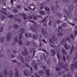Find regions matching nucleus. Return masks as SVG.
Returning a JSON list of instances; mask_svg holds the SVG:
<instances>
[{
	"label": "nucleus",
	"instance_id": "obj_7",
	"mask_svg": "<svg viewBox=\"0 0 77 77\" xmlns=\"http://www.w3.org/2000/svg\"><path fill=\"white\" fill-rule=\"evenodd\" d=\"M57 57L58 59V60L59 61L60 60V59H63V61L65 62V61H66V59H65V57H62V58H61V57L59 56V53H57Z\"/></svg>",
	"mask_w": 77,
	"mask_h": 77
},
{
	"label": "nucleus",
	"instance_id": "obj_13",
	"mask_svg": "<svg viewBox=\"0 0 77 77\" xmlns=\"http://www.w3.org/2000/svg\"><path fill=\"white\" fill-rule=\"evenodd\" d=\"M42 32L43 35H46V30H45V29L44 28L42 29Z\"/></svg>",
	"mask_w": 77,
	"mask_h": 77
},
{
	"label": "nucleus",
	"instance_id": "obj_55",
	"mask_svg": "<svg viewBox=\"0 0 77 77\" xmlns=\"http://www.w3.org/2000/svg\"><path fill=\"white\" fill-rule=\"evenodd\" d=\"M25 36L26 37H27V36H28V33L27 32H26L25 33Z\"/></svg>",
	"mask_w": 77,
	"mask_h": 77
},
{
	"label": "nucleus",
	"instance_id": "obj_21",
	"mask_svg": "<svg viewBox=\"0 0 77 77\" xmlns=\"http://www.w3.org/2000/svg\"><path fill=\"white\" fill-rule=\"evenodd\" d=\"M18 43H19V45H23V43L22 40H19L18 42Z\"/></svg>",
	"mask_w": 77,
	"mask_h": 77
},
{
	"label": "nucleus",
	"instance_id": "obj_51",
	"mask_svg": "<svg viewBox=\"0 0 77 77\" xmlns=\"http://www.w3.org/2000/svg\"><path fill=\"white\" fill-rule=\"evenodd\" d=\"M3 28L2 27H0V32H1L2 31H3Z\"/></svg>",
	"mask_w": 77,
	"mask_h": 77
},
{
	"label": "nucleus",
	"instance_id": "obj_26",
	"mask_svg": "<svg viewBox=\"0 0 77 77\" xmlns=\"http://www.w3.org/2000/svg\"><path fill=\"white\" fill-rule=\"evenodd\" d=\"M57 35L58 36H62V35H63V33H62V31H60V32H58L57 34Z\"/></svg>",
	"mask_w": 77,
	"mask_h": 77
},
{
	"label": "nucleus",
	"instance_id": "obj_40",
	"mask_svg": "<svg viewBox=\"0 0 77 77\" xmlns=\"http://www.w3.org/2000/svg\"><path fill=\"white\" fill-rule=\"evenodd\" d=\"M67 41H68V42H70V38L69 37H67L66 38Z\"/></svg>",
	"mask_w": 77,
	"mask_h": 77
},
{
	"label": "nucleus",
	"instance_id": "obj_63",
	"mask_svg": "<svg viewBox=\"0 0 77 77\" xmlns=\"http://www.w3.org/2000/svg\"><path fill=\"white\" fill-rule=\"evenodd\" d=\"M2 9L3 12H6V9L5 8H3Z\"/></svg>",
	"mask_w": 77,
	"mask_h": 77
},
{
	"label": "nucleus",
	"instance_id": "obj_43",
	"mask_svg": "<svg viewBox=\"0 0 77 77\" xmlns=\"http://www.w3.org/2000/svg\"><path fill=\"white\" fill-rule=\"evenodd\" d=\"M33 38L34 39H37V37L36 35H34L33 36Z\"/></svg>",
	"mask_w": 77,
	"mask_h": 77
},
{
	"label": "nucleus",
	"instance_id": "obj_1",
	"mask_svg": "<svg viewBox=\"0 0 77 77\" xmlns=\"http://www.w3.org/2000/svg\"><path fill=\"white\" fill-rule=\"evenodd\" d=\"M72 7L71 6L69 7L68 9L70 11L66 12V10L64 11L66 12L68 17L69 18H71V17H72V14L70 12H72V11H73V9H72Z\"/></svg>",
	"mask_w": 77,
	"mask_h": 77
},
{
	"label": "nucleus",
	"instance_id": "obj_27",
	"mask_svg": "<svg viewBox=\"0 0 77 77\" xmlns=\"http://www.w3.org/2000/svg\"><path fill=\"white\" fill-rule=\"evenodd\" d=\"M39 13L41 14V15H44V13L45 12L43 11L40 10Z\"/></svg>",
	"mask_w": 77,
	"mask_h": 77
},
{
	"label": "nucleus",
	"instance_id": "obj_34",
	"mask_svg": "<svg viewBox=\"0 0 77 77\" xmlns=\"http://www.w3.org/2000/svg\"><path fill=\"white\" fill-rule=\"evenodd\" d=\"M15 21H18L19 23H21V20L19 19H15Z\"/></svg>",
	"mask_w": 77,
	"mask_h": 77
},
{
	"label": "nucleus",
	"instance_id": "obj_8",
	"mask_svg": "<svg viewBox=\"0 0 77 77\" xmlns=\"http://www.w3.org/2000/svg\"><path fill=\"white\" fill-rule=\"evenodd\" d=\"M64 47L66 50H69L70 48V46H69V45L67 43H66L64 44Z\"/></svg>",
	"mask_w": 77,
	"mask_h": 77
},
{
	"label": "nucleus",
	"instance_id": "obj_60",
	"mask_svg": "<svg viewBox=\"0 0 77 77\" xmlns=\"http://www.w3.org/2000/svg\"><path fill=\"white\" fill-rule=\"evenodd\" d=\"M5 16H2L1 17L2 20H3V19H5Z\"/></svg>",
	"mask_w": 77,
	"mask_h": 77
},
{
	"label": "nucleus",
	"instance_id": "obj_19",
	"mask_svg": "<svg viewBox=\"0 0 77 77\" xmlns=\"http://www.w3.org/2000/svg\"><path fill=\"white\" fill-rule=\"evenodd\" d=\"M22 17L23 18L24 20H26V14L24 13L20 14Z\"/></svg>",
	"mask_w": 77,
	"mask_h": 77
},
{
	"label": "nucleus",
	"instance_id": "obj_22",
	"mask_svg": "<svg viewBox=\"0 0 77 77\" xmlns=\"http://www.w3.org/2000/svg\"><path fill=\"white\" fill-rule=\"evenodd\" d=\"M45 10L46 12H49L50 11V8L48 7H46L45 8Z\"/></svg>",
	"mask_w": 77,
	"mask_h": 77
},
{
	"label": "nucleus",
	"instance_id": "obj_64",
	"mask_svg": "<svg viewBox=\"0 0 77 77\" xmlns=\"http://www.w3.org/2000/svg\"><path fill=\"white\" fill-rule=\"evenodd\" d=\"M0 77H3V73H0Z\"/></svg>",
	"mask_w": 77,
	"mask_h": 77
},
{
	"label": "nucleus",
	"instance_id": "obj_6",
	"mask_svg": "<svg viewBox=\"0 0 77 77\" xmlns=\"http://www.w3.org/2000/svg\"><path fill=\"white\" fill-rule=\"evenodd\" d=\"M32 66L33 67H35V69L36 70L38 69V68L37 67V65L35 63V60H33L32 62Z\"/></svg>",
	"mask_w": 77,
	"mask_h": 77
},
{
	"label": "nucleus",
	"instance_id": "obj_44",
	"mask_svg": "<svg viewBox=\"0 0 77 77\" xmlns=\"http://www.w3.org/2000/svg\"><path fill=\"white\" fill-rule=\"evenodd\" d=\"M62 51L63 54H66V51H65V49H63Z\"/></svg>",
	"mask_w": 77,
	"mask_h": 77
},
{
	"label": "nucleus",
	"instance_id": "obj_48",
	"mask_svg": "<svg viewBox=\"0 0 77 77\" xmlns=\"http://www.w3.org/2000/svg\"><path fill=\"white\" fill-rule=\"evenodd\" d=\"M12 62L14 63H17V61L15 60H13Z\"/></svg>",
	"mask_w": 77,
	"mask_h": 77
},
{
	"label": "nucleus",
	"instance_id": "obj_53",
	"mask_svg": "<svg viewBox=\"0 0 77 77\" xmlns=\"http://www.w3.org/2000/svg\"><path fill=\"white\" fill-rule=\"evenodd\" d=\"M48 25L49 26H51V21H49V23H48Z\"/></svg>",
	"mask_w": 77,
	"mask_h": 77
},
{
	"label": "nucleus",
	"instance_id": "obj_35",
	"mask_svg": "<svg viewBox=\"0 0 77 77\" xmlns=\"http://www.w3.org/2000/svg\"><path fill=\"white\" fill-rule=\"evenodd\" d=\"M22 37L23 36H22V34H20L19 37V40H21V39H22Z\"/></svg>",
	"mask_w": 77,
	"mask_h": 77
},
{
	"label": "nucleus",
	"instance_id": "obj_17",
	"mask_svg": "<svg viewBox=\"0 0 77 77\" xmlns=\"http://www.w3.org/2000/svg\"><path fill=\"white\" fill-rule=\"evenodd\" d=\"M51 56H54L56 54V51L54 50H52L51 51Z\"/></svg>",
	"mask_w": 77,
	"mask_h": 77
},
{
	"label": "nucleus",
	"instance_id": "obj_20",
	"mask_svg": "<svg viewBox=\"0 0 77 77\" xmlns=\"http://www.w3.org/2000/svg\"><path fill=\"white\" fill-rule=\"evenodd\" d=\"M44 3H42L40 5V9H43L44 8Z\"/></svg>",
	"mask_w": 77,
	"mask_h": 77
},
{
	"label": "nucleus",
	"instance_id": "obj_61",
	"mask_svg": "<svg viewBox=\"0 0 77 77\" xmlns=\"http://www.w3.org/2000/svg\"><path fill=\"white\" fill-rule=\"evenodd\" d=\"M35 76H36V77H40L39 75H38V74H37V73H35Z\"/></svg>",
	"mask_w": 77,
	"mask_h": 77
},
{
	"label": "nucleus",
	"instance_id": "obj_38",
	"mask_svg": "<svg viewBox=\"0 0 77 77\" xmlns=\"http://www.w3.org/2000/svg\"><path fill=\"white\" fill-rule=\"evenodd\" d=\"M17 65L18 67L19 68H20L21 67V63H18L17 64Z\"/></svg>",
	"mask_w": 77,
	"mask_h": 77
},
{
	"label": "nucleus",
	"instance_id": "obj_15",
	"mask_svg": "<svg viewBox=\"0 0 77 77\" xmlns=\"http://www.w3.org/2000/svg\"><path fill=\"white\" fill-rule=\"evenodd\" d=\"M19 58L20 59L21 62L24 63V59L23 58V57H22V56H19Z\"/></svg>",
	"mask_w": 77,
	"mask_h": 77
},
{
	"label": "nucleus",
	"instance_id": "obj_2",
	"mask_svg": "<svg viewBox=\"0 0 77 77\" xmlns=\"http://www.w3.org/2000/svg\"><path fill=\"white\" fill-rule=\"evenodd\" d=\"M49 39L50 44L53 45H54V41H56L57 40L56 38H55L54 35H52V36L49 38Z\"/></svg>",
	"mask_w": 77,
	"mask_h": 77
},
{
	"label": "nucleus",
	"instance_id": "obj_4",
	"mask_svg": "<svg viewBox=\"0 0 77 77\" xmlns=\"http://www.w3.org/2000/svg\"><path fill=\"white\" fill-rule=\"evenodd\" d=\"M43 68L44 71H45V73L49 77H50V70L49 69L46 70V66H43Z\"/></svg>",
	"mask_w": 77,
	"mask_h": 77
},
{
	"label": "nucleus",
	"instance_id": "obj_12",
	"mask_svg": "<svg viewBox=\"0 0 77 77\" xmlns=\"http://www.w3.org/2000/svg\"><path fill=\"white\" fill-rule=\"evenodd\" d=\"M62 27L59 26H58V29H56V31H57V32H62Z\"/></svg>",
	"mask_w": 77,
	"mask_h": 77
},
{
	"label": "nucleus",
	"instance_id": "obj_18",
	"mask_svg": "<svg viewBox=\"0 0 77 77\" xmlns=\"http://www.w3.org/2000/svg\"><path fill=\"white\" fill-rule=\"evenodd\" d=\"M14 28L16 29H20V26L18 25L15 24L14 25Z\"/></svg>",
	"mask_w": 77,
	"mask_h": 77
},
{
	"label": "nucleus",
	"instance_id": "obj_25",
	"mask_svg": "<svg viewBox=\"0 0 77 77\" xmlns=\"http://www.w3.org/2000/svg\"><path fill=\"white\" fill-rule=\"evenodd\" d=\"M0 41L2 42H5V37H2L1 38Z\"/></svg>",
	"mask_w": 77,
	"mask_h": 77
},
{
	"label": "nucleus",
	"instance_id": "obj_37",
	"mask_svg": "<svg viewBox=\"0 0 77 77\" xmlns=\"http://www.w3.org/2000/svg\"><path fill=\"white\" fill-rule=\"evenodd\" d=\"M57 14L58 15V16L60 17H61L62 16V13H57Z\"/></svg>",
	"mask_w": 77,
	"mask_h": 77
},
{
	"label": "nucleus",
	"instance_id": "obj_28",
	"mask_svg": "<svg viewBox=\"0 0 77 77\" xmlns=\"http://www.w3.org/2000/svg\"><path fill=\"white\" fill-rule=\"evenodd\" d=\"M24 73L25 76H28V75H29L28 74L26 71H24Z\"/></svg>",
	"mask_w": 77,
	"mask_h": 77
},
{
	"label": "nucleus",
	"instance_id": "obj_59",
	"mask_svg": "<svg viewBox=\"0 0 77 77\" xmlns=\"http://www.w3.org/2000/svg\"><path fill=\"white\" fill-rule=\"evenodd\" d=\"M64 17L65 19V21H66L67 22H68V20H67V18L65 17V16H64Z\"/></svg>",
	"mask_w": 77,
	"mask_h": 77
},
{
	"label": "nucleus",
	"instance_id": "obj_3",
	"mask_svg": "<svg viewBox=\"0 0 77 77\" xmlns=\"http://www.w3.org/2000/svg\"><path fill=\"white\" fill-rule=\"evenodd\" d=\"M12 33L11 32H9L8 33L6 38L7 39V42H10L11 40V35Z\"/></svg>",
	"mask_w": 77,
	"mask_h": 77
},
{
	"label": "nucleus",
	"instance_id": "obj_29",
	"mask_svg": "<svg viewBox=\"0 0 77 77\" xmlns=\"http://www.w3.org/2000/svg\"><path fill=\"white\" fill-rule=\"evenodd\" d=\"M12 17H13V15L12 14H10L8 15V18H10L11 19L12 18Z\"/></svg>",
	"mask_w": 77,
	"mask_h": 77
},
{
	"label": "nucleus",
	"instance_id": "obj_57",
	"mask_svg": "<svg viewBox=\"0 0 77 77\" xmlns=\"http://www.w3.org/2000/svg\"><path fill=\"white\" fill-rule=\"evenodd\" d=\"M66 57L67 58L66 59H67V60H69V57L68 55H66Z\"/></svg>",
	"mask_w": 77,
	"mask_h": 77
},
{
	"label": "nucleus",
	"instance_id": "obj_52",
	"mask_svg": "<svg viewBox=\"0 0 77 77\" xmlns=\"http://www.w3.org/2000/svg\"><path fill=\"white\" fill-rule=\"evenodd\" d=\"M56 70L57 71H60V68H59V67L57 68H56Z\"/></svg>",
	"mask_w": 77,
	"mask_h": 77
},
{
	"label": "nucleus",
	"instance_id": "obj_36",
	"mask_svg": "<svg viewBox=\"0 0 77 77\" xmlns=\"http://www.w3.org/2000/svg\"><path fill=\"white\" fill-rule=\"evenodd\" d=\"M63 2H65V3H69V2L71 0H62Z\"/></svg>",
	"mask_w": 77,
	"mask_h": 77
},
{
	"label": "nucleus",
	"instance_id": "obj_58",
	"mask_svg": "<svg viewBox=\"0 0 77 77\" xmlns=\"http://www.w3.org/2000/svg\"><path fill=\"white\" fill-rule=\"evenodd\" d=\"M57 24H59V23H60L61 21L60 20H57Z\"/></svg>",
	"mask_w": 77,
	"mask_h": 77
},
{
	"label": "nucleus",
	"instance_id": "obj_16",
	"mask_svg": "<svg viewBox=\"0 0 77 77\" xmlns=\"http://www.w3.org/2000/svg\"><path fill=\"white\" fill-rule=\"evenodd\" d=\"M4 74L5 75V76L8 75V70L7 69H4Z\"/></svg>",
	"mask_w": 77,
	"mask_h": 77
},
{
	"label": "nucleus",
	"instance_id": "obj_45",
	"mask_svg": "<svg viewBox=\"0 0 77 77\" xmlns=\"http://www.w3.org/2000/svg\"><path fill=\"white\" fill-rule=\"evenodd\" d=\"M62 26L64 27H66V23H63L62 24Z\"/></svg>",
	"mask_w": 77,
	"mask_h": 77
},
{
	"label": "nucleus",
	"instance_id": "obj_54",
	"mask_svg": "<svg viewBox=\"0 0 77 77\" xmlns=\"http://www.w3.org/2000/svg\"><path fill=\"white\" fill-rule=\"evenodd\" d=\"M47 63H48V65H50V60H48V61Z\"/></svg>",
	"mask_w": 77,
	"mask_h": 77
},
{
	"label": "nucleus",
	"instance_id": "obj_11",
	"mask_svg": "<svg viewBox=\"0 0 77 77\" xmlns=\"http://www.w3.org/2000/svg\"><path fill=\"white\" fill-rule=\"evenodd\" d=\"M20 32L21 34H23L25 32V29L23 27H21L20 29Z\"/></svg>",
	"mask_w": 77,
	"mask_h": 77
},
{
	"label": "nucleus",
	"instance_id": "obj_14",
	"mask_svg": "<svg viewBox=\"0 0 77 77\" xmlns=\"http://www.w3.org/2000/svg\"><path fill=\"white\" fill-rule=\"evenodd\" d=\"M59 67H60V68H65V66L63 65L62 63L60 62L59 64Z\"/></svg>",
	"mask_w": 77,
	"mask_h": 77
},
{
	"label": "nucleus",
	"instance_id": "obj_32",
	"mask_svg": "<svg viewBox=\"0 0 77 77\" xmlns=\"http://www.w3.org/2000/svg\"><path fill=\"white\" fill-rule=\"evenodd\" d=\"M29 59H30V57L29 56L27 57L26 59V62H29Z\"/></svg>",
	"mask_w": 77,
	"mask_h": 77
},
{
	"label": "nucleus",
	"instance_id": "obj_39",
	"mask_svg": "<svg viewBox=\"0 0 77 77\" xmlns=\"http://www.w3.org/2000/svg\"><path fill=\"white\" fill-rule=\"evenodd\" d=\"M15 77H18V73L17 72H16L14 73Z\"/></svg>",
	"mask_w": 77,
	"mask_h": 77
},
{
	"label": "nucleus",
	"instance_id": "obj_33",
	"mask_svg": "<svg viewBox=\"0 0 77 77\" xmlns=\"http://www.w3.org/2000/svg\"><path fill=\"white\" fill-rule=\"evenodd\" d=\"M47 19V18H45V19H44L43 20H42V21L41 22V23H45V21H46V20Z\"/></svg>",
	"mask_w": 77,
	"mask_h": 77
},
{
	"label": "nucleus",
	"instance_id": "obj_31",
	"mask_svg": "<svg viewBox=\"0 0 77 77\" xmlns=\"http://www.w3.org/2000/svg\"><path fill=\"white\" fill-rule=\"evenodd\" d=\"M14 41L15 42H18V38L16 37H14Z\"/></svg>",
	"mask_w": 77,
	"mask_h": 77
},
{
	"label": "nucleus",
	"instance_id": "obj_47",
	"mask_svg": "<svg viewBox=\"0 0 77 77\" xmlns=\"http://www.w3.org/2000/svg\"><path fill=\"white\" fill-rule=\"evenodd\" d=\"M30 45V42H27L26 43V45L27 46H29Z\"/></svg>",
	"mask_w": 77,
	"mask_h": 77
},
{
	"label": "nucleus",
	"instance_id": "obj_10",
	"mask_svg": "<svg viewBox=\"0 0 77 77\" xmlns=\"http://www.w3.org/2000/svg\"><path fill=\"white\" fill-rule=\"evenodd\" d=\"M22 54L23 56H27V55L29 54V52L27 51H23L22 53Z\"/></svg>",
	"mask_w": 77,
	"mask_h": 77
},
{
	"label": "nucleus",
	"instance_id": "obj_56",
	"mask_svg": "<svg viewBox=\"0 0 77 77\" xmlns=\"http://www.w3.org/2000/svg\"><path fill=\"white\" fill-rule=\"evenodd\" d=\"M74 66L75 68L77 67V62L75 63L74 64Z\"/></svg>",
	"mask_w": 77,
	"mask_h": 77
},
{
	"label": "nucleus",
	"instance_id": "obj_23",
	"mask_svg": "<svg viewBox=\"0 0 77 77\" xmlns=\"http://www.w3.org/2000/svg\"><path fill=\"white\" fill-rule=\"evenodd\" d=\"M39 73L41 75H44V72L42 70H41L39 72Z\"/></svg>",
	"mask_w": 77,
	"mask_h": 77
},
{
	"label": "nucleus",
	"instance_id": "obj_49",
	"mask_svg": "<svg viewBox=\"0 0 77 77\" xmlns=\"http://www.w3.org/2000/svg\"><path fill=\"white\" fill-rule=\"evenodd\" d=\"M28 19H32V17L31 16L29 15L27 17Z\"/></svg>",
	"mask_w": 77,
	"mask_h": 77
},
{
	"label": "nucleus",
	"instance_id": "obj_30",
	"mask_svg": "<svg viewBox=\"0 0 77 77\" xmlns=\"http://www.w3.org/2000/svg\"><path fill=\"white\" fill-rule=\"evenodd\" d=\"M71 77V75L70 74H68L67 75H63V77Z\"/></svg>",
	"mask_w": 77,
	"mask_h": 77
},
{
	"label": "nucleus",
	"instance_id": "obj_62",
	"mask_svg": "<svg viewBox=\"0 0 77 77\" xmlns=\"http://www.w3.org/2000/svg\"><path fill=\"white\" fill-rule=\"evenodd\" d=\"M59 7V6L58 5H56L55 6V8H56V9H57V8H58Z\"/></svg>",
	"mask_w": 77,
	"mask_h": 77
},
{
	"label": "nucleus",
	"instance_id": "obj_46",
	"mask_svg": "<svg viewBox=\"0 0 77 77\" xmlns=\"http://www.w3.org/2000/svg\"><path fill=\"white\" fill-rule=\"evenodd\" d=\"M16 8L17 9H20L21 8V6L19 5H18L16 6Z\"/></svg>",
	"mask_w": 77,
	"mask_h": 77
},
{
	"label": "nucleus",
	"instance_id": "obj_50",
	"mask_svg": "<svg viewBox=\"0 0 77 77\" xmlns=\"http://www.w3.org/2000/svg\"><path fill=\"white\" fill-rule=\"evenodd\" d=\"M70 37L73 39H74V35H72V34H71L70 35Z\"/></svg>",
	"mask_w": 77,
	"mask_h": 77
},
{
	"label": "nucleus",
	"instance_id": "obj_24",
	"mask_svg": "<svg viewBox=\"0 0 77 77\" xmlns=\"http://www.w3.org/2000/svg\"><path fill=\"white\" fill-rule=\"evenodd\" d=\"M33 51H34L33 55L34 56V54H35V51H34V49H31L30 50V52L31 53H33Z\"/></svg>",
	"mask_w": 77,
	"mask_h": 77
},
{
	"label": "nucleus",
	"instance_id": "obj_42",
	"mask_svg": "<svg viewBox=\"0 0 77 77\" xmlns=\"http://www.w3.org/2000/svg\"><path fill=\"white\" fill-rule=\"evenodd\" d=\"M13 12H14L15 13H17L18 11L17 9H13Z\"/></svg>",
	"mask_w": 77,
	"mask_h": 77
},
{
	"label": "nucleus",
	"instance_id": "obj_41",
	"mask_svg": "<svg viewBox=\"0 0 77 77\" xmlns=\"http://www.w3.org/2000/svg\"><path fill=\"white\" fill-rule=\"evenodd\" d=\"M43 56L44 57V59L45 60H46L45 58H46V57H47V54H44L43 55Z\"/></svg>",
	"mask_w": 77,
	"mask_h": 77
},
{
	"label": "nucleus",
	"instance_id": "obj_5",
	"mask_svg": "<svg viewBox=\"0 0 77 77\" xmlns=\"http://www.w3.org/2000/svg\"><path fill=\"white\" fill-rule=\"evenodd\" d=\"M29 29L32 32H35V30H37V26L36 25H35V26H34L33 27H30Z\"/></svg>",
	"mask_w": 77,
	"mask_h": 77
},
{
	"label": "nucleus",
	"instance_id": "obj_9",
	"mask_svg": "<svg viewBox=\"0 0 77 77\" xmlns=\"http://www.w3.org/2000/svg\"><path fill=\"white\" fill-rule=\"evenodd\" d=\"M8 74L9 77H13V72L12 70L8 71Z\"/></svg>",
	"mask_w": 77,
	"mask_h": 77
}]
</instances>
